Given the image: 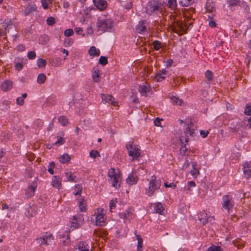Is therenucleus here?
<instances>
[{"label":"nucleus","instance_id":"f257e3e1","mask_svg":"<svg viewBox=\"0 0 251 251\" xmlns=\"http://www.w3.org/2000/svg\"><path fill=\"white\" fill-rule=\"evenodd\" d=\"M163 9V4L157 0H151L145 6V12L149 15H157L161 13Z\"/></svg>","mask_w":251,"mask_h":251},{"label":"nucleus","instance_id":"f03ea898","mask_svg":"<svg viewBox=\"0 0 251 251\" xmlns=\"http://www.w3.org/2000/svg\"><path fill=\"white\" fill-rule=\"evenodd\" d=\"M126 147L127 150L128 155L132 157L131 160L132 161L137 160L141 156V150L138 146L134 144L133 142H129L127 143Z\"/></svg>","mask_w":251,"mask_h":251},{"label":"nucleus","instance_id":"7ed1b4c3","mask_svg":"<svg viewBox=\"0 0 251 251\" xmlns=\"http://www.w3.org/2000/svg\"><path fill=\"white\" fill-rule=\"evenodd\" d=\"M98 30L102 32L109 31L114 27V23L110 19H99L97 23Z\"/></svg>","mask_w":251,"mask_h":251},{"label":"nucleus","instance_id":"20e7f679","mask_svg":"<svg viewBox=\"0 0 251 251\" xmlns=\"http://www.w3.org/2000/svg\"><path fill=\"white\" fill-rule=\"evenodd\" d=\"M121 174L119 170L116 171L114 168H111L108 173V176L109 177V181L112 186L116 188H118L120 185Z\"/></svg>","mask_w":251,"mask_h":251},{"label":"nucleus","instance_id":"39448f33","mask_svg":"<svg viewBox=\"0 0 251 251\" xmlns=\"http://www.w3.org/2000/svg\"><path fill=\"white\" fill-rule=\"evenodd\" d=\"M160 186L161 181L152 176L151 179L149 181L148 187L145 189V194L150 197L153 196L154 192L160 188Z\"/></svg>","mask_w":251,"mask_h":251},{"label":"nucleus","instance_id":"423d86ee","mask_svg":"<svg viewBox=\"0 0 251 251\" xmlns=\"http://www.w3.org/2000/svg\"><path fill=\"white\" fill-rule=\"evenodd\" d=\"M106 211L101 208H98L96 209L94 216H95V225L100 226L105 225L106 220Z\"/></svg>","mask_w":251,"mask_h":251},{"label":"nucleus","instance_id":"0eeeda50","mask_svg":"<svg viewBox=\"0 0 251 251\" xmlns=\"http://www.w3.org/2000/svg\"><path fill=\"white\" fill-rule=\"evenodd\" d=\"M170 28L172 31L179 35L186 33L188 29V26L186 24L178 21L174 22Z\"/></svg>","mask_w":251,"mask_h":251},{"label":"nucleus","instance_id":"6e6552de","mask_svg":"<svg viewBox=\"0 0 251 251\" xmlns=\"http://www.w3.org/2000/svg\"><path fill=\"white\" fill-rule=\"evenodd\" d=\"M222 207L229 213L234 207V203L232 198L226 195L222 197Z\"/></svg>","mask_w":251,"mask_h":251},{"label":"nucleus","instance_id":"1a4fd4ad","mask_svg":"<svg viewBox=\"0 0 251 251\" xmlns=\"http://www.w3.org/2000/svg\"><path fill=\"white\" fill-rule=\"evenodd\" d=\"M53 240V236L50 233H46L42 236L36 238V242L41 245L48 246Z\"/></svg>","mask_w":251,"mask_h":251},{"label":"nucleus","instance_id":"9d476101","mask_svg":"<svg viewBox=\"0 0 251 251\" xmlns=\"http://www.w3.org/2000/svg\"><path fill=\"white\" fill-rule=\"evenodd\" d=\"M83 221V217L81 214L73 216L71 221V228L72 230L78 228L82 224Z\"/></svg>","mask_w":251,"mask_h":251},{"label":"nucleus","instance_id":"9b49d317","mask_svg":"<svg viewBox=\"0 0 251 251\" xmlns=\"http://www.w3.org/2000/svg\"><path fill=\"white\" fill-rule=\"evenodd\" d=\"M38 179L35 178L32 183L28 186L25 190V195L27 198L33 197L35 194V190L37 187Z\"/></svg>","mask_w":251,"mask_h":251},{"label":"nucleus","instance_id":"f8f14e48","mask_svg":"<svg viewBox=\"0 0 251 251\" xmlns=\"http://www.w3.org/2000/svg\"><path fill=\"white\" fill-rule=\"evenodd\" d=\"M149 28V23L146 20H144L139 22L136 26V29L137 32L140 33H142L146 32Z\"/></svg>","mask_w":251,"mask_h":251},{"label":"nucleus","instance_id":"ddd939ff","mask_svg":"<svg viewBox=\"0 0 251 251\" xmlns=\"http://www.w3.org/2000/svg\"><path fill=\"white\" fill-rule=\"evenodd\" d=\"M151 87L149 84L141 85L139 86V91L141 95L145 97L151 94Z\"/></svg>","mask_w":251,"mask_h":251},{"label":"nucleus","instance_id":"4468645a","mask_svg":"<svg viewBox=\"0 0 251 251\" xmlns=\"http://www.w3.org/2000/svg\"><path fill=\"white\" fill-rule=\"evenodd\" d=\"M77 205L81 212L87 211V203L84 197L80 196L77 199Z\"/></svg>","mask_w":251,"mask_h":251},{"label":"nucleus","instance_id":"2eb2a0df","mask_svg":"<svg viewBox=\"0 0 251 251\" xmlns=\"http://www.w3.org/2000/svg\"><path fill=\"white\" fill-rule=\"evenodd\" d=\"M102 101L104 103H108L114 106L117 105L118 102L114 101V98L111 95L101 94Z\"/></svg>","mask_w":251,"mask_h":251},{"label":"nucleus","instance_id":"dca6fc26","mask_svg":"<svg viewBox=\"0 0 251 251\" xmlns=\"http://www.w3.org/2000/svg\"><path fill=\"white\" fill-rule=\"evenodd\" d=\"M169 76V73L165 69H163L159 71L155 75L157 81H161Z\"/></svg>","mask_w":251,"mask_h":251},{"label":"nucleus","instance_id":"f3484780","mask_svg":"<svg viewBox=\"0 0 251 251\" xmlns=\"http://www.w3.org/2000/svg\"><path fill=\"white\" fill-rule=\"evenodd\" d=\"M200 220L202 223L203 224H205L209 221L211 222L214 220V217L213 216H208L207 213L203 211L202 212L199 217Z\"/></svg>","mask_w":251,"mask_h":251},{"label":"nucleus","instance_id":"a211bd4d","mask_svg":"<svg viewBox=\"0 0 251 251\" xmlns=\"http://www.w3.org/2000/svg\"><path fill=\"white\" fill-rule=\"evenodd\" d=\"M13 87V82L7 79L3 81L1 84V90L4 92L9 91Z\"/></svg>","mask_w":251,"mask_h":251},{"label":"nucleus","instance_id":"6ab92c4d","mask_svg":"<svg viewBox=\"0 0 251 251\" xmlns=\"http://www.w3.org/2000/svg\"><path fill=\"white\" fill-rule=\"evenodd\" d=\"M138 177L134 173H130L126 179L127 183L131 185L135 184L138 182Z\"/></svg>","mask_w":251,"mask_h":251},{"label":"nucleus","instance_id":"aec40b11","mask_svg":"<svg viewBox=\"0 0 251 251\" xmlns=\"http://www.w3.org/2000/svg\"><path fill=\"white\" fill-rule=\"evenodd\" d=\"M243 172L247 178L251 177V165L249 162H246L244 163Z\"/></svg>","mask_w":251,"mask_h":251},{"label":"nucleus","instance_id":"412c9836","mask_svg":"<svg viewBox=\"0 0 251 251\" xmlns=\"http://www.w3.org/2000/svg\"><path fill=\"white\" fill-rule=\"evenodd\" d=\"M51 185L53 187L60 189L61 187V179L57 176H54L52 179Z\"/></svg>","mask_w":251,"mask_h":251},{"label":"nucleus","instance_id":"4be33fe9","mask_svg":"<svg viewBox=\"0 0 251 251\" xmlns=\"http://www.w3.org/2000/svg\"><path fill=\"white\" fill-rule=\"evenodd\" d=\"M120 217L121 218L123 219H132L134 217V215L131 210V209H129L124 212H121L119 214Z\"/></svg>","mask_w":251,"mask_h":251},{"label":"nucleus","instance_id":"5701e85b","mask_svg":"<svg viewBox=\"0 0 251 251\" xmlns=\"http://www.w3.org/2000/svg\"><path fill=\"white\" fill-rule=\"evenodd\" d=\"M100 70L98 67H95L92 72V76L93 80L95 82H99L100 81Z\"/></svg>","mask_w":251,"mask_h":251},{"label":"nucleus","instance_id":"b1692460","mask_svg":"<svg viewBox=\"0 0 251 251\" xmlns=\"http://www.w3.org/2000/svg\"><path fill=\"white\" fill-rule=\"evenodd\" d=\"M95 5L100 10H102L106 8L107 3L104 0H93Z\"/></svg>","mask_w":251,"mask_h":251},{"label":"nucleus","instance_id":"393cba45","mask_svg":"<svg viewBox=\"0 0 251 251\" xmlns=\"http://www.w3.org/2000/svg\"><path fill=\"white\" fill-rule=\"evenodd\" d=\"M88 53L90 56L92 57H97L100 54V50L99 49H97L95 46H92L88 50Z\"/></svg>","mask_w":251,"mask_h":251},{"label":"nucleus","instance_id":"a878e982","mask_svg":"<svg viewBox=\"0 0 251 251\" xmlns=\"http://www.w3.org/2000/svg\"><path fill=\"white\" fill-rule=\"evenodd\" d=\"M195 126L193 124H189L185 128V133L187 135H189L193 136L195 134Z\"/></svg>","mask_w":251,"mask_h":251},{"label":"nucleus","instance_id":"bb28decb","mask_svg":"<svg viewBox=\"0 0 251 251\" xmlns=\"http://www.w3.org/2000/svg\"><path fill=\"white\" fill-rule=\"evenodd\" d=\"M154 210L156 213L162 214L164 210L163 205L160 202H156L153 204Z\"/></svg>","mask_w":251,"mask_h":251},{"label":"nucleus","instance_id":"cd10ccee","mask_svg":"<svg viewBox=\"0 0 251 251\" xmlns=\"http://www.w3.org/2000/svg\"><path fill=\"white\" fill-rule=\"evenodd\" d=\"M71 156L67 153H64L59 157V161L61 163H66L71 160Z\"/></svg>","mask_w":251,"mask_h":251},{"label":"nucleus","instance_id":"c85d7f7f","mask_svg":"<svg viewBox=\"0 0 251 251\" xmlns=\"http://www.w3.org/2000/svg\"><path fill=\"white\" fill-rule=\"evenodd\" d=\"M78 249L79 251H89V249L88 245L85 244L84 242H79L78 245Z\"/></svg>","mask_w":251,"mask_h":251},{"label":"nucleus","instance_id":"c756f323","mask_svg":"<svg viewBox=\"0 0 251 251\" xmlns=\"http://www.w3.org/2000/svg\"><path fill=\"white\" fill-rule=\"evenodd\" d=\"M65 176L67 178V179L69 181L72 182H75L76 181V176L74 174V173L71 172H65Z\"/></svg>","mask_w":251,"mask_h":251},{"label":"nucleus","instance_id":"7c9ffc66","mask_svg":"<svg viewBox=\"0 0 251 251\" xmlns=\"http://www.w3.org/2000/svg\"><path fill=\"white\" fill-rule=\"evenodd\" d=\"M37 7L35 4H32L27 6L25 10V15H28L29 13L36 11Z\"/></svg>","mask_w":251,"mask_h":251},{"label":"nucleus","instance_id":"2f4dec72","mask_svg":"<svg viewBox=\"0 0 251 251\" xmlns=\"http://www.w3.org/2000/svg\"><path fill=\"white\" fill-rule=\"evenodd\" d=\"M192 169L190 170V173L194 177H197L199 174V170L196 168V165L192 164Z\"/></svg>","mask_w":251,"mask_h":251},{"label":"nucleus","instance_id":"473e14b6","mask_svg":"<svg viewBox=\"0 0 251 251\" xmlns=\"http://www.w3.org/2000/svg\"><path fill=\"white\" fill-rule=\"evenodd\" d=\"M170 99L171 102L174 104L181 105L182 104V100L177 97L173 96Z\"/></svg>","mask_w":251,"mask_h":251},{"label":"nucleus","instance_id":"72a5a7b5","mask_svg":"<svg viewBox=\"0 0 251 251\" xmlns=\"http://www.w3.org/2000/svg\"><path fill=\"white\" fill-rule=\"evenodd\" d=\"M194 2V0H179V4L182 6H188Z\"/></svg>","mask_w":251,"mask_h":251},{"label":"nucleus","instance_id":"f704fd0d","mask_svg":"<svg viewBox=\"0 0 251 251\" xmlns=\"http://www.w3.org/2000/svg\"><path fill=\"white\" fill-rule=\"evenodd\" d=\"M58 122L63 126H65L68 124V119L64 116H61L58 118Z\"/></svg>","mask_w":251,"mask_h":251},{"label":"nucleus","instance_id":"c9c22d12","mask_svg":"<svg viewBox=\"0 0 251 251\" xmlns=\"http://www.w3.org/2000/svg\"><path fill=\"white\" fill-rule=\"evenodd\" d=\"M136 238L138 241L137 245V250L138 251H141L142 250V245H143V240L142 238L139 235H136Z\"/></svg>","mask_w":251,"mask_h":251},{"label":"nucleus","instance_id":"e433bc0d","mask_svg":"<svg viewBox=\"0 0 251 251\" xmlns=\"http://www.w3.org/2000/svg\"><path fill=\"white\" fill-rule=\"evenodd\" d=\"M46 80V76L44 74H40L37 77V82L39 84L44 83Z\"/></svg>","mask_w":251,"mask_h":251},{"label":"nucleus","instance_id":"4c0bfd02","mask_svg":"<svg viewBox=\"0 0 251 251\" xmlns=\"http://www.w3.org/2000/svg\"><path fill=\"white\" fill-rule=\"evenodd\" d=\"M82 191V187L80 184H77L75 186L74 194L75 196L80 195Z\"/></svg>","mask_w":251,"mask_h":251},{"label":"nucleus","instance_id":"58836bf2","mask_svg":"<svg viewBox=\"0 0 251 251\" xmlns=\"http://www.w3.org/2000/svg\"><path fill=\"white\" fill-rule=\"evenodd\" d=\"M37 65L39 68L44 67L46 65V61L43 58L38 59L37 61Z\"/></svg>","mask_w":251,"mask_h":251},{"label":"nucleus","instance_id":"ea45409f","mask_svg":"<svg viewBox=\"0 0 251 251\" xmlns=\"http://www.w3.org/2000/svg\"><path fill=\"white\" fill-rule=\"evenodd\" d=\"M168 5L172 9H175L177 5L176 0H168Z\"/></svg>","mask_w":251,"mask_h":251},{"label":"nucleus","instance_id":"a19ab883","mask_svg":"<svg viewBox=\"0 0 251 251\" xmlns=\"http://www.w3.org/2000/svg\"><path fill=\"white\" fill-rule=\"evenodd\" d=\"M99 63L102 66H105L108 63L107 58L103 56H101L99 58Z\"/></svg>","mask_w":251,"mask_h":251},{"label":"nucleus","instance_id":"79ce46f5","mask_svg":"<svg viewBox=\"0 0 251 251\" xmlns=\"http://www.w3.org/2000/svg\"><path fill=\"white\" fill-rule=\"evenodd\" d=\"M74 41L71 38H66L64 41V46L65 47H68L73 45Z\"/></svg>","mask_w":251,"mask_h":251},{"label":"nucleus","instance_id":"37998d69","mask_svg":"<svg viewBox=\"0 0 251 251\" xmlns=\"http://www.w3.org/2000/svg\"><path fill=\"white\" fill-rule=\"evenodd\" d=\"M117 202L116 199H112L109 202L110 211L112 212V209L115 208L116 206V203Z\"/></svg>","mask_w":251,"mask_h":251},{"label":"nucleus","instance_id":"c03bdc74","mask_svg":"<svg viewBox=\"0 0 251 251\" xmlns=\"http://www.w3.org/2000/svg\"><path fill=\"white\" fill-rule=\"evenodd\" d=\"M244 113L247 115H251V103H249L246 105Z\"/></svg>","mask_w":251,"mask_h":251},{"label":"nucleus","instance_id":"a18cd8bd","mask_svg":"<svg viewBox=\"0 0 251 251\" xmlns=\"http://www.w3.org/2000/svg\"><path fill=\"white\" fill-rule=\"evenodd\" d=\"M90 156L92 158H95L98 156H100V154L97 151L92 150L90 152Z\"/></svg>","mask_w":251,"mask_h":251},{"label":"nucleus","instance_id":"49530a36","mask_svg":"<svg viewBox=\"0 0 251 251\" xmlns=\"http://www.w3.org/2000/svg\"><path fill=\"white\" fill-rule=\"evenodd\" d=\"M55 22V19L52 17H50L47 20V23L49 25H53Z\"/></svg>","mask_w":251,"mask_h":251},{"label":"nucleus","instance_id":"de8ad7c7","mask_svg":"<svg viewBox=\"0 0 251 251\" xmlns=\"http://www.w3.org/2000/svg\"><path fill=\"white\" fill-rule=\"evenodd\" d=\"M74 31L72 29H67L64 31V35L66 37H70L74 34Z\"/></svg>","mask_w":251,"mask_h":251},{"label":"nucleus","instance_id":"09e8293b","mask_svg":"<svg viewBox=\"0 0 251 251\" xmlns=\"http://www.w3.org/2000/svg\"><path fill=\"white\" fill-rule=\"evenodd\" d=\"M153 46L155 50H158L161 48V43L158 41H154L153 43Z\"/></svg>","mask_w":251,"mask_h":251},{"label":"nucleus","instance_id":"8fccbe9b","mask_svg":"<svg viewBox=\"0 0 251 251\" xmlns=\"http://www.w3.org/2000/svg\"><path fill=\"white\" fill-rule=\"evenodd\" d=\"M205 77L209 80H211L213 78L212 73L209 70H207L205 73Z\"/></svg>","mask_w":251,"mask_h":251},{"label":"nucleus","instance_id":"3c124183","mask_svg":"<svg viewBox=\"0 0 251 251\" xmlns=\"http://www.w3.org/2000/svg\"><path fill=\"white\" fill-rule=\"evenodd\" d=\"M50 167L48 168V171L50 174L52 175L54 173L53 168L55 167L54 163L53 162L50 163Z\"/></svg>","mask_w":251,"mask_h":251},{"label":"nucleus","instance_id":"603ef678","mask_svg":"<svg viewBox=\"0 0 251 251\" xmlns=\"http://www.w3.org/2000/svg\"><path fill=\"white\" fill-rule=\"evenodd\" d=\"M27 57L29 59H34L36 57V53L34 51H30L27 53Z\"/></svg>","mask_w":251,"mask_h":251},{"label":"nucleus","instance_id":"864d4df0","mask_svg":"<svg viewBox=\"0 0 251 251\" xmlns=\"http://www.w3.org/2000/svg\"><path fill=\"white\" fill-rule=\"evenodd\" d=\"M207 251H221V248L219 246H213L209 247Z\"/></svg>","mask_w":251,"mask_h":251},{"label":"nucleus","instance_id":"5fc2aeb1","mask_svg":"<svg viewBox=\"0 0 251 251\" xmlns=\"http://www.w3.org/2000/svg\"><path fill=\"white\" fill-rule=\"evenodd\" d=\"M16 103L18 105H23L24 103V100L21 97H18L16 100Z\"/></svg>","mask_w":251,"mask_h":251},{"label":"nucleus","instance_id":"6e6d98bb","mask_svg":"<svg viewBox=\"0 0 251 251\" xmlns=\"http://www.w3.org/2000/svg\"><path fill=\"white\" fill-rule=\"evenodd\" d=\"M15 68L16 70L21 71L23 68V65L21 63H17L15 65Z\"/></svg>","mask_w":251,"mask_h":251},{"label":"nucleus","instance_id":"4d7b16f0","mask_svg":"<svg viewBox=\"0 0 251 251\" xmlns=\"http://www.w3.org/2000/svg\"><path fill=\"white\" fill-rule=\"evenodd\" d=\"M25 46L23 44H20L18 45L16 47L17 50L19 51H23L25 50Z\"/></svg>","mask_w":251,"mask_h":251},{"label":"nucleus","instance_id":"13d9d810","mask_svg":"<svg viewBox=\"0 0 251 251\" xmlns=\"http://www.w3.org/2000/svg\"><path fill=\"white\" fill-rule=\"evenodd\" d=\"M75 32L77 34H82L83 36H84V34H82L83 33V30L82 28L80 27H76L75 28Z\"/></svg>","mask_w":251,"mask_h":251},{"label":"nucleus","instance_id":"bf43d9fd","mask_svg":"<svg viewBox=\"0 0 251 251\" xmlns=\"http://www.w3.org/2000/svg\"><path fill=\"white\" fill-rule=\"evenodd\" d=\"M65 142L64 139L62 137H59L57 141L55 143L56 145H61L64 144Z\"/></svg>","mask_w":251,"mask_h":251},{"label":"nucleus","instance_id":"052dcab7","mask_svg":"<svg viewBox=\"0 0 251 251\" xmlns=\"http://www.w3.org/2000/svg\"><path fill=\"white\" fill-rule=\"evenodd\" d=\"M235 246H236L238 249H241L244 247V245L243 243H240L238 241L234 242Z\"/></svg>","mask_w":251,"mask_h":251},{"label":"nucleus","instance_id":"680f3d73","mask_svg":"<svg viewBox=\"0 0 251 251\" xmlns=\"http://www.w3.org/2000/svg\"><path fill=\"white\" fill-rule=\"evenodd\" d=\"M42 5L44 9H47L49 6L48 2L47 0H42Z\"/></svg>","mask_w":251,"mask_h":251},{"label":"nucleus","instance_id":"e2e57ef3","mask_svg":"<svg viewBox=\"0 0 251 251\" xmlns=\"http://www.w3.org/2000/svg\"><path fill=\"white\" fill-rule=\"evenodd\" d=\"M162 119H160L158 118H156L155 120L154 121V124L155 126H161L160 121H162Z\"/></svg>","mask_w":251,"mask_h":251},{"label":"nucleus","instance_id":"0e129e2a","mask_svg":"<svg viewBox=\"0 0 251 251\" xmlns=\"http://www.w3.org/2000/svg\"><path fill=\"white\" fill-rule=\"evenodd\" d=\"M188 185L189 186L188 190L189 191H191V190L190 189V187H195L196 186V183L193 181H189L188 182Z\"/></svg>","mask_w":251,"mask_h":251},{"label":"nucleus","instance_id":"69168bd1","mask_svg":"<svg viewBox=\"0 0 251 251\" xmlns=\"http://www.w3.org/2000/svg\"><path fill=\"white\" fill-rule=\"evenodd\" d=\"M208 133H209V132L207 130L205 131V130H201L200 131V134L203 138L206 137L207 136Z\"/></svg>","mask_w":251,"mask_h":251},{"label":"nucleus","instance_id":"338daca9","mask_svg":"<svg viewBox=\"0 0 251 251\" xmlns=\"http://www.w3.org/2000/svg\"><path fill=\"white\" fill-rule=\"evenodd\" d=\"M70 242V238L69 236H67L65 240L62 241V243L64 246H67Z\"/></svg>","mask_w":251,"mask_h":251},{"label":"nucleus","instance_id":"774afa93","mask_svg":"<svg viewBox=\"0 0 251 251\" xmlns=\"http://www.w3.org/2000/svg\"><path fill=\"white\" fill-rule=\"evenodd\" d=\"M164 186L166 188L173 187V188H175L176 187V185L174 184L173 183H171L170 184H168L167 183H165Z\"/></svg>","mask_w":251,"mask_h":251}]
</instances>
